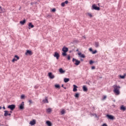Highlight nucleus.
<instances>
[{"label":"nucleus","mask_w":126,"mask_h":126,"mask_svg":"<svg viewBox=\"0 0 126 126\" xmlns=\"http://www.w3.org/2000/svg\"><path fill=\"white\" fill-rule=\"evenodd\" d=\"M113 87L114 89L113 92L116 94V95H120V89H121V87L117 85H114Z\"/></svg>","instance_id":"obj_1"},{"label":"nucleus","mask_w":126,"mask_h":126,"mask_svg":"<svg viewBox=\"0 0 126 126\" xmlns=\"http://www.w3.org/2000/svg\"><path fill=\"white\" fill-rule=\"evenodd\" d=\"M62 51L63 52L62 55L63 57H65V56H66V53L68 52V48L64 46L62 49Z\"/></svg>","instance_id":"obj_2"},{"label":"nucleus","mask_w":126,"mask_h":126,"mask_svg":"<svg viewBox=\"0 0 126 126\" xmlns=\"http://www.w3.org/2000/svg\"><path fill=\"white\" fill-rule=\"evenodd\" d=\"M92 9L93 10L94 9V10H100V7H97L96 6L95 4H94L92 5Z\"/></svg>","instance_id":"obj_3"},{"label":"nucleus","mask_w":126,"mask_h":126,"mask_svg":"<svg viewBox=\"0 0 126 126\" xmlns=\"http://www.w3.org/2000/svg\"><path fill=\"white\" fill-rule=\"evenodd\" d=\"M72 62L73 63H74V64H75V65H79V64L80 63V61L74 59V58H73L72 59Z\"/></svg>","instance_id":"obj_4"},{"label":"nucleus","mask_w":126,"mask_h":126,"mask_svg":"<svg viewBox=\"0 0 126 126\" xmlns=\"http://www.w3.org/2000/svg\"><path fill=\"white\" fill-rule=\"evenodd\" d=\"M8 108L10 109L11 111H13V110L15 109V105L14 104L9 105L8 106Z\"/></svg>","instance_id":"obj_5"},{"label":"nucleus","mask_w":126,"mask_h":126,"mask_svg":"<svg viewBox=\"0 0 126 126\" xmlns=\"http://www.w3.org/2000/svg\"><path fill=\"white\" fill-rule=\"evenodd\" d=\"M25 55L26 56H27V55H30V56H32V55H33V53H32V51L30 50H27L25 53Z\"/></svg>","instance_id":"obj_6"},{"label":"nucleus","mask_w":126,"mask_h":126,"mask_svg":"<svg viewBox=\"0 0 126 126\" xmlns=\"http://www.w3.org/2000/svg\"><path fill=\"white\" fill-rule=\"evenodd\" d=\"M106 117L109 120H114L115 119V117L113 115H107Z\"/></svg>","instance_id":"obj_7"},{"label":"nucleus","mask_w":126,"mask_h":126,"mask_svg":"<svg viewBox=\"0 0 126 126\" xmlns=\"http://www.w3.org/2000/svg\"><path fill=\"white\" fill-rule=\"evenodd\" d=\"M54 57H55V58H56L57 60H59L60 58V54H59L58 52H55Z\"/></svg>","instance_id":"obj_8"},{"label":"nucleus","mask_w":126,"mask_h":126,"mask_svg":"<svg viewBox=\"0 0 126 126\" xmlns=\"http://www.w3.org/2000/svg\"><path fill=\"white\" fill-rule=\"evenodd\" d=\"M4 112V117H7V116H11V114L10 113H8V111L6 110H5Z\"/></svg>","instance_id":"obj_9"},{"label":"nucleus","mask_w":126,"mask_h":126,"mask_svg":"<svg viewBox=\"0 0 126 126\" xmlns=\"http://www.w3.org/2000/svg\"><path fill=\"white\" fill-rule=\"evenodd\" d=\"M48 76L50 77V78H51V79L55 78V76L53 75V74L51 72H49L48 73Z\"/></svg>","instance_id":"obj_10"},{"label":"nucleus","mask_w":126,"mask_h":126,"mask_svg":"<svg viewBox=\"0 0 126 126\" xmlns=\"http://www.w3.org/2000/svg\"><path fill=\"white\" fill-rule=\"evenodd\" d=\"M24 109V102H22L20 105V109L23 110Z\"/></svg>","instance_id":"obj_11"},{"label":"nucleus","mask_w":126,"mask_h":126,"mask_svg":"<svg viewBox=\"0 0 126 126\" xmlns=\"http://www.w3.org/2000/svg\"><path fill=\"white\" fill-rule=\"evenodd\" d=\"M30 124L31 126H34V125H36V120H33L30 122Z\"/></svg>","instance_id":"obj_12"},{"label":"nucleus","mask_w":126,"mask_h":126,"mask_svg":"<svg viewBox=\"0 0 126 126\" xmlns=\"http://www.w3.org/2000/svg\"><path fill=\"white\" fill-rule=\"evenodd\" d=\"M5 12V9L2 8L1 6H0V13H3Z\"/></svg>","instance_id":"obj_13"},{"label":"nucleus","mask_w":126,"mask_h":126,"mask_svg":"<svg viewBox=\"0 0 126 126\" xmlns=\"http://www.w3.org/2000/svg\"><path fill=\"white\" fill-rule=\"evenodd\" d=\"M73 92H76V91H77L78 87L75 85H73Z\"/></svg>","instance_id":"obj_14"},{"label":"nucleus","mask_w":126,"mask_h":126,"mask_svg":"<svg viewBox=\"0 0 126 126\" xmlns=\"http://www.w3.org/2000/svg\"><path fill=\"white\" fill-rule=\"evenodd\" d=\"M78 56H79V57H80V58H83L84 59V58H85V55L81 54V52L78 53Z\"/></svg>","instance_id":"obj_15"},{"label":"nucleus","mask_w":126,"mask_h":126,"mask_svg":"<svg viewBox=\"0 0 126 126\" xmlns=\"http://www.w3.org/2000/svg\"><path fill=\"white\" fill-rule=\"evenodd\" d=\"M120 110L125 111L126 110V108L124 105H122L120 107Z\"/></svg>","instance_id":"obj_16"},{"label":"nucleus","mask_w":126,"mask_h":126,"mask_svg":"<svg viewBox=\"0 0 126 126\" xmlns=\"http://www.w3.org/2000/svg\"><path fill=\"white\" fill-rule=\"evenodd\" d=\"M26 23V20L25 19H24L23 21H21L20 22V24H21V25H24V24H25V23Z\"/></svg>","instance_id":"obj_17"},{"label":"nucleus","mask_w":126,"mask_h":126,"mask_svg":"<svg viewBox=\"0 0 126 126\" xmlns=\"http://www.w3.org/2000/svg\"><path fill=\"white\" fill-rule=\"evenodd\" d=\"M28 26L29 27H30L29 28V29H30L31 28H34V25L32 24V23H30Z\"/></svg>","instance_id":"obj_18"},{"label":"nucleus","mask_w":126,"mask_h":126,"mask_svg":"<svg viewBox=\"0 0 126 126\" xmlns=\"http://www.w3.org/2000/svg\"><path fill=\"white\" fill-rule=\"evenodd\" d=\"M46 124L48 126H53V125L52 124V123H51V122L49 121H46Z\"/></svg>","instance_id":"obj_19"},{"label":"nucleus","mask_w":126,"mask_h":126,"mask_svg":"<svg viewBox=\"0 0 126 126\" xmlns=\"http://www.w3.org/2000/svg\"><path fill=\"white\" fill-rule=\"evenodd\" d=\"M59 71L61 73H64L65 72V71L63 70L62 68L59 69Z\"/></svg>","instance_id":"obj_20"},{"label":"nucleus","mask_w":126,"mask_h":126,"mask_svg":"<svg viewBox=\"0 0 126 126\" xmlns=\"http://www.w3.org/2000/svg\"><path fill=\"white\" fill-rule=\"evenodd\" d=\"M68 81H69V78H65L64 79V82H65V83H66L68 82Z\"/></svg>","instance_id":"obj_21"},{"label":"nucleus","mask_w":126,"mask_h":126,"mask_svg":"<svg viewBox=\"0 0 126 126\" xmlns=\"http://www.w3.org/2000/svg\"><path fill=\"white\" fill-rule=\"evenodd\" d=\"M43 102H44V103H49V101H48V97H46L45 99L43 100Z\"/></svg>","instance_id":"obj_22"},{"label":"nucleus","mask_w":126,"mask_h":126,"mask_svg":"<svg viewBox=\"0 0 126 126\" xmlns=\"http://www.w3.org/2000/svg\"><path fill=\"white\" fill-rule=\"evenodd\" d=\"M83 89L84 91H87V87H86V86H83Z\"/></svg>","instance_id":"obj_23"},{"label":"nucleus","mask_w":126,"mask_h":126,"mask_svg":"<svg viewBox=\"0 0 126 126\" xmlns=\"http://www.w3.org/2000/svg\"><path fill=\"white\" fill-rule=\"evenodd\" d=\"M87 14L88 16H89V17H93V15H92V14H91V13H88Z\"/></svg>","instance_id":"obj_24"},{"label":"nucleus","mask_w":126,"mask_h":126,"mask_svg":"<svg viewBox=\"0 0 126 126\" xmlns=\"http://www.w3.org/2000/svg\"><path fill=\"white\" fill-rule=\"evenodd\" d=\"M47 113H51V112H52V109L51 108H48L47 110Z\"/></svg>","instance_id":"obj_25"},{"label":"nucleus","mask_w":126,"mask_h":126,"mask_svg":"<svg viewBox=\"0 0 126 126\" xmlns=\"http://www.w3.org/2000/svg\"><path fill=\"white\" fill-rule=\"evenodd\" d=\"M55 88H58V89H61V86H60V85H55Z\"/></svg>","instance_id":"obj_26"},{"label":"nucleus","mask_w":126,"mask_h":126,"mask_svg":"<svg viewBox=\"0 0 126 126\" xmlns=\"http://www.w3.org/2000/svg\"><path fill=\"white\" fill-rule=\"evenodd\" d=\"M95 46L96 48H98V47H99V42H95Z\"/></svg>","instance_id":"obj_27"},{"label":"nucleus","mask_w":126,"mask_h":126,"mask_svg":"<svg viewBox=\"0 0 126 126\" xmlns=\"http://www.w3.org/2000/svg\"><path fill=\"white\" fill-rule=\"evenodd\" d=\"M120 78H122V79H125L126 77V75H124L123 76L120 75Z\"/></svg>","instance_id":"obj_28"},{"label":"nucleus","mask_w":126,"mask_h":126,"mask_svg":"<svg viewBox=\"0 0 126 126\" xmlns=\"http://www.w3.org/2000/svg\"><path fill=\"white\" fill-rule=\"evenodd\" d=\"M61 113L62 115H64V114H65V111H64V110L63 109L61 111Z\"/></svg>","instance_id":"obj_29"},{"label":"nucleus","mask_w":126,"mask_h":126,"mask_svg":"<svg viewBox=\"0 0 126 126\" xmlns=\"http://www.w3.org/2000/svg\"><path fill=\"white\" fill-rule=\"evenodd\" d=\"M75 97H76V98H79V94H78V93L76 94L75 95Z\"/></svg>","instance_id":"obj_30"},{"label":"nucleus","mask_w":126,"mask_h":126,"mask_svg":"<svg viewBox=\"0 0 126 126\" xmlns=\"http://www.w3.org/2000/svg\"><path fill=\"white\" fill-rule=\"evenodd\" d=\"M64 5H65V3H64V2L61 3V6H62L63 7H64Z\"/></svg>","instance_id":"obj_31"},{"label":"nucleus","mask_w":126,"mask_h":126,"mask_svg":"<svg viewBox=\"0 0 126 126\" xmlns=\"http://www.w3.org/2000/svg\"><path fill=\"white\" fill-rule=\"evenodd\" d=\"M14 57L15 58H16V59H17V60L18 61V60H19V57H18V56H17V55H15V56H14Z\"/></svg>","instance_id":"obj_32"},{"label":"nucleus","mask_w":126,"mask_h":126,"mask_svg":"<svg viewBox=\"0 0 126 126\" xmlns=\"http://www.w3.org/2000/svg\"><path fill=\"white\" fill-rule=\"evenodd\" d=\"M25 97V95H24V94H22V95L21 96V99H24Z\"/></svg>","instance_id":"obj_33"},{"label":"nucleus","mask_w":126,"mask_h":126,"mask_svg":"<svg viewBox=\"0 0 126 126\" xmlns=\"http://www.w3.org/2000/svg\"><path fill=\"white\" fill-rule=\"evenodd\" d=\"M16 61H18L17 59H16L14 58V59L12 60V62H13V63H14V62H16Z\"/></svg>","instance_id":"obj_34"},{"label":"nucleus","mask_w":126,"mask_h":126,"mask_svg":"<svg viewBox=\"0 0 126 126\" xmlns=\"http://www.w3.org/2000/svg\"><path fill=\"white\" fill-rule=\"evenodd\" d=\"M96 53H97V50H94V51H93L92 54H96Z\"/></svg>","instance_id":"obj_35"},{"label":"nucleus","mask_w":126,"mask_h":126,"mask_svg":"<svg viewBox=\"0 0 126 126\" xmlns=\"http://www.w3.org/2000/svg\"><path fill=\"white\" fill-rule=\"evenodd\" d=\"M67 60L68 61L70 60V55H68L67 58Z\"/></svg>","instance_id":"obj_36"},{"label":"nucleus","mask_w":126,"mask_h":126,"mask_svg":"<svg viewBox=\"0 0 126 126\" xmlns=\"http://www.w3.org/2000/svg\"><path fill=\"white\" fill-rule=\"evenodd\" d=\"M64 3L65 4H67V3H68V0H66L64 2Z\"/></svg>","instance_id":"obj_37"},{"label":"nucleus","mask_w":126,"mask_h":126,"mask_svg":"<svg viewBox=\"0 0 126 126\" xmlns=\"http://www.w3.org/2000/svg\"><path fill=\"white\" fill-rule=\"evenodd\" d=\"M93 61L92 60H91L90 62V64H92L93 63Z\"/></svg>","instance_id":"obj_38"},{"label":"nucleus","mask_w":126,"mask_h":126,"mask_svg":"<svg viewBox=\"0 0 126 126\" xmlns=\"http://www.w3.org/2000/svg\"><path fill=\"white\" fill-rule=\"evenodd\" d=\"M52 12H55V11H56V8H53V9L52 10Z\"/></svg>","instance_id":"obj_39"},{"label":"nucleus","mask_w":126,"mask_h":126,"mask_svg":"<svg viewBox=\"0 0 126 126\" xmlns=\"http://www.w3.org/2000/svg\"><path fill=\"white\" fill-rule=\"evenodd\" d=\"M89 51H90V52H93V50L92 49V48H90L89 49Z\"/></svg>","instance_id":"obj_40"},{"label":"nucleus","mask_w":126,"mask_h":126,"mask_svg":"<svg viewBox=\"0 0 126 126\" xmlns=\"http://www.w3.org/2000/svg\"><path fill=\"white\" fill-rule=\"evenodd\" d=\"M95 66H93L92 67V69H95Z\"/></svg>","instance_id":"obj_41"},{"label":"nucleus","mask_w":126,"mask_h":126,"mask_svg":"<svg viewBox=\"0 0 126 126\" xmlns=\"http://www.w3.org/2000/svg\"><path fill=\"white\" fill-rule=\"evenodd\" d=\"M29 102L30 104H32V100H29Z\"/></svg>","instance_id":"obj_42"},{"label":"nucleus","mask_w":126,"mask_h":126,"mask_svg":"<svg viewBox=\"0 0 126 126\" xmlns=\"http://www.w3.org/2000/svg\"><path fill=\"white\" fill-rule=\"evenodd\" d=\"M106 98H107V96H104L103 97V99L105 100V99H106Z\"/></svg>","instance_id":"obj_43"},{"label":"nucleus","mask_w":126,"mask_h":126,"mask_svg":"<svg viewBox=\"0 0 126 126\" xmlns=\"http://www.w3.org/2000/svg\"><path fill=\"white\" fill-rule=\"evenodd\" d=\"M102 126H108V125H107V124H104Z\"/></svg>","instance_id":"obj_44"},{"label":"nucleus","mask_w":126,"mask_h":126,"mask_svg":"<svg viewBox=\"0 0 126 126\" xmlns=\"http://www.w3.org/2000/svg\"><path fill=\"white\" fill-rule=\"evenodd\" d=\"M35 89H38V87L37 86H34Z\"/></svg>","instance_id":"obj_45"},{"label":"nucleus","mask_w":126,"mask_h":126,"mask_svg":"<svg viewBox=\"0 0 126 126\" xmlns=\"http://www.w3.org/2000/svg\"><path fill=\"white\" fill-rule=\"evenodd\" d=\"M2 109H3V110H5V107L3 106Z\"/></svg>","instance_id":"obj_46"},{"label":"nucleus","mask_w":126,"mask_h":126,"mask_svg":"<svg viewBox=\"0 0 126 126\" xmlns=\"http://www.w3.org/2000/svg\"><path fill=\"white\" fill-rule=\"evenodd\" d=\"M62 87L64 88V87H63V85H62Z\"/></svg>","instance_id":"obj_47"},{"label":"nucleus","mask_w":126,"mask_h":126,"mask_svg":"<svg viewBox=\"0 0 126 126\" xmlns=\"http://www.w3.org/2000/svg\"><path fill=\"white\" fill-rule=\"evenodd\" d=\"M1 106H0V110H1Z\"/></svg>","instance_id":"obj_48"},{"label":"nucleus","mask_w":126,"mask_h":126,"mask_svg":"<svg viewBox=\"0 0 126 126\" xmlns=\"http://www.w3.org/2000/svg\"><path fill=\"white\" fill-rule=\"evenodd\" d=\"M76 51H77V52H78V49H77V50H76Z\"/></svg>","instance_id":"obj_49"},{"label":"nucleus","mask_w":126,"mask_h":126,"mask_svg":"<svg viewBox=\"0 0 126 126\" xmlns=\"http://www.w3.org/2000/svg\"><path fill=\"white\" fill-rule=\"evenodd\" d=\"M64 88V89H66V88Z\"/></svg>","instance_id":"obj_50"}]
</instances>
